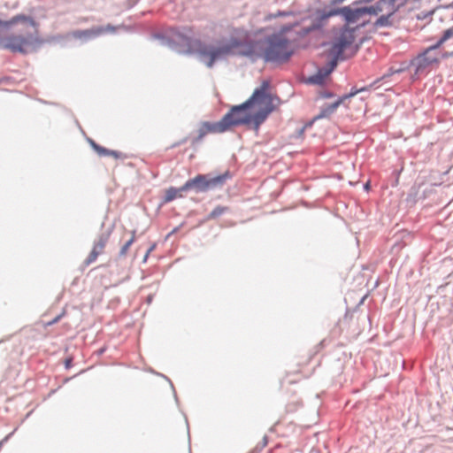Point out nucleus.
Listing matches in <instances>:
<instances>
[{
  "instance_id": "obj_1",
  "label": "nucleus",
  "mask_w": 453,
  "mask_h": 453,
  "mask_svg": "<svg viewBox=\"0 0 453 453\" xmlns=\"http://www.w3.org/2000/svg\"><path fill=\"white\" fill-rule=\"evenodd\" d=\"M270 82L264 81L245 103L233 106L223 116L228 130L236 126L252 125L257 131L273 110V96L269 93Z\"/></svg>"
},
{
  "instance_id": "obj_2",
  "label": "nucleus",
  "mask_w": 453,
  "mask_h": 453,
  "mask_svg": "<svg viewBox=\"0 0 453 453\" xmlns=\"http://www.w3.org/2000/svg\"><path fill=\"white\" fill-rule=\"evenodd\" d=\"M194 31L191 27H184L173 38L174 42L184 48L186 53H196L202 61L211 67L215 61L226 58L231 52V47L226 44L209 45L198 39L193 38Z\"/></svg>"
},
{
  "instance_id": "obj_3",
  "label": "nucleus",
  "mask_w": 453,
  "mask_h": 453,
  "mask_svg": "<svg viewBox=\"0 0 453 453\" xmlns=\"http://www.w3.org/2000/svg\"><path fill=\"white\" fill-rule=\"evenodd\" d=\"M21 23L24 27V33L12 35L4 38L2 46L13 52H25L26 48L37 41L38 24L30 16L16 15L7 21L8 26Z\"/></svg>"
},
{
  "instance_id": "obj_4",
  "label": "nucleus",
  "mask_w": 453,
  "mask_h": 453,
  "mask_svg": "<svg viewBox=\"0 0 453 453\" xmlns=\"http://www.w3.org/2000/svg\"><path fill=\"white\" fill-rule=\"evenodd\" d=\"M354 41L355 29H350L349 27L341 28L335 34L329 50V53L333 57V59L329 63V66L326 69H319L316 74L309 78V82L318 85L323 84L326 77L336 67L338 60L342 58L344 50L349 48Z\"/></svg>"
},
{
  "instance_id": "obj_5",
  "label": "nucleus",
  "mask_w": 453,
  "mask_h": 453,
  "mask_svg": "<svg viewBox=\"0 0 453 453\" xmlns=\"http://www.w3.org/2000/svg\"><path fill=\"white\" fill-rule=\"evenodd\" d=\"M450 39H453V26L446 28L435 44L428 47L413 60L416 73L424 71L433 65L438 64L440 58L453 56V42L449 44V50H446L444 46Z\"/></svg>"
},
{
  "instance_id": "obj_6",
  "label": "nucleus",
  "mask_w": 453,
  "mask_h": 453,
  "mask_svg": "<svg viewBox=\"0 0 453 453\" xmlns=\"http://www.w3.org/2000/svg\"><path fill=\"white\" fill-rule=\"evenodd\" d=\"M289 27H284L280 32L273 34L265 38L262 50L263 58L270 62H285L293 55V42L285 35Z\"/></svg>"
},
{
  "instance_id": "obj_7",
  "label": "nucleus",
  "mask_w": 453,
  "mask_h": 453,
  "mask_svg": "<svg viewBox=\"0 0 453 453\" xmlns=\"http://www.w3.org/2000/svg\"><path fill=\"white\" fill-rule=\"evenodd\" d=\"M234 177L233 172H223L215 176L211 174H197L188 179L185 183L189 191L196 194L206 193L211 190L221 188L227 180Z\"/></svg>"
},
{
  "instance_id": "obj_8",
  "label": "nucleus",
  "mask_w": 453,
  "mask_h": 453,
  "mask_svg": "<svg viewBox=\"0 0 453 453\" xmlns=\"http://www.w3.org/2000/svg\"><path fill=\"white\" fill-rule=\"evenodd\" d=\"M226 131H228V127L226 124V119L222 118L219 121L216 122L203 121L200 123L191 142L195 145L200 142L208 134H222Z\"/></svg>"
},
{
  "instance_id": "obj_9",
  "label": "nucleus",
  "mask_w": 453,
  "mask_h": 453,
  "mask_svg": "<svg viewBox=\"0 0 453 453\" xmlns=\"http://www.w3.org/2000/svg\"><path fill=\"white\" fill-rule=\"evenodd\" d=\"M338 14L342 15L347 23L350 24L359 22L364 16L369 13L367 7L352 9L349 6H346L340 9L330 11L328 12H325L321 15V19H328L329 17Z\"/></svg>"
},
{
  "instance_id": "obj_10",
  "label": "nucleus",
  "mask_w": 453,
  "mask_h": 453,
  "mask_svg": "<svg viewBox=\"0 0 453 453\" xmlns=\"http://www.w3.org/2000/svg\"><path fill=\"white\" fill-rule=\"evenodd\" d=\"M89 144L92 147V149L97 153L100 157H111L116 161H121L125 165L131 166V167H136L137 165L134 162H131L129 157L118 151V150H111L105 149L100 145H98L95 141L89 140Z\"/></svg>"
},
{
  "instance_id": "obj_11",
  "label": "nucleus",
  "mask_w": 453,
  "mask_h": 453,
  "mask_svg": "<svg viewBox=\"0 0 453 453\" xmlns=\"http://www.w3.org/2000/svg\"><path fill=\"white\" fill-rule=\"evenodd\" d=\"M398 0H379L374 5L367 7L369 15L395 14L398 10Z\"/></svg>"
},
{
  "instance_id": "obj_12",
  "label": "nucleus",
  "mask_w": 453,
  "mask_h": 453,
  "mask_svg": "<svg viewBox=\"0 0 453 453\" xmlns=\"http://www.w3.org/2000/svg\"><path fill=\"white\" fill-rule=\"evenodd\" d=\"M367 90L366 88H361L359 89H356V88H352L351 91L348 94V95H345L344 96H342V98H340L338 101H336L335 103L334 104H331L330 105L326 106V108H324L320 114L318 116V118H323V117H328L329 115H331L335 110L336 108L342 104L343 103V101L347 98H350L354 96H356L357 94L360 93V92H363V91H365Z\"/></svg>"
},
{
  "instance_id": "obj_13",
  "label": "nucleus",
  "mask_w": 453,
  "mask_h": 453,
  "mask_svg": "<svg viewBox=\"0 0 453 453\" xmlns=\"http://www.w3.org/2000/svg\"><path fill=\"white\" fill-rule=\"evenodd\" d=\"M424 186H425V183L423 181H421V182H418L417 180L415 181L414 185L411 188V189L407 195V197H406V201L408 203L414 204L417 203L418 200L425 199L426 197V193H427L426 188H424L422 190V193L420 194V189Z\"/></svg>"
},
{
  "instance_id": "obj_14",
  "label": "nucleus",
  "mask_w": 453,
  "mask_h": 453,
  "mask_svg": "<svg viewBox=\"0 0 453 453\" xmlns=\"http://www.w3.org/2000/svg\"><path fill=\"white\" fill-rule=\"evenodd\" d=\"M184 196L179 193L176 187L171 186L165 189V195L161 198L160 206L169 203L177 198H183Z\"/></svg>"
},
{
  "instance_id": "obj_15",
  "label": "nucleus",
  "mask_w": 453,
  "mask_h": 453,
  "mask_svg": "<svg viewBox=\"0 0 453 453\" xmlns=\"http://www.w3.org/2000/svg\"><path fill=\"white\" fill-rule=\"evenodd\" d=\"M230 211L228 206L217 205L206 217L205 220H213Z\"/></svg>"
},
{
  "instance_id": "obj_16",
  "label": "nucleus",
  "mask_w": 453,
  "mask_h": 453,
  "mask_svg": "<svg viewBox=\"0 0 453 453\" xmlns=\"http://www.w3.org/2000/svg\"><path fill=\"white\" fill-rule=\"evenodd\" d=\"M111 233V230L102 233L99 235L98 241L96 242H95L94 246L102 251V250L105 247V245L109 240Z\"/></svg>"
},
{
  "instance_id": "obj_17",
  "label": "nucleus",
  "mask_w": 453,
  "mask_h": 453,
  "mask_svg": "<svg viewBox=\"0 0 453 453\" xmlns=\"http://www.w3.org/2000/svg\"><path fill=\"white\" fill-rule=\"evenodd\" d=\"M101 252L100 250L94 246L88 257L84 260V265L87 266L95 262Z\"/></svg>"
},
{
  "instance_id": "obj_18",
  "label": "nucleus",
  "mask_w": 453,
  "mask_h": 453,
  "mask_svg": "<svg viewBox=\"0 0 453 453\" xmlns=\"http://www.w3.org/2000/svg\"><path fill=\"white\" fill-rule=\"evenodd\" d=\"M380 18L375 21L376 27H388L391 25V21L389 20L390 17H392L394 14H380Z\"/></svg>"
},
{
  "instance_id": "obj_19",
  "label": "nucleus",
  "mask_w": 453,
  "mask_h": 453,
  "mask_svg": "<svg viewBox=\"0 0 453 453\" xmlns=\"http://www.w3.org/2000/svg\"><path fill=\"white\" fill-rule=\"evenodd\" d=\"M134 242V237L131 236L129 240H127L125 244L120 248L119 252V257H123L127 254V250L131 247V245Z\"/></svg>"
},
{
  "instance_id": "obj_20",
  "label": "nucleus",
  "mask_w": 453,
  "mask_h": 453,
  "mask_svg": "<svg viewBox=\"0 0 453 453\" xmlns=\"http://www.w3.org/2000/svg\"><path fill=\"white\" fill-rule=\"evenodd\" d=\"M393 173L395 174H393V176L391 178V186L396 187L399 183V178H400L402 172H393Z\"/></svg>"
},
{
  "instance_id": "obj_21",
  "label": "nucleus",
  "mask_w": 453,
  "mask_h": 453,
  "mask_svg": "<svg viewBox=\"0 0 453 453\" xmlns=\"http://www.w3.org/2000/svg\"><path fill=\"white\" fill-rule=\"evenodd\" d=\"M64 365H65V368L66 370H69L70 368L73 367V357L72 356H68L65 360H64Z\"/></svg>"
},
{
  "instance_id": "obj_22",
  "label": "nucleus",
  "mask_w": 453,
  "mask_h": 453,
  "mask_svg": "<svg viewBox=\"0 0 453 453\" xmlns=\"http://www.w3.org/2000/svg\"><path fill=\"white\" fill-rule=\"evenodd\" d=\"M185 225V222L180 223L179 226H175L168 234L167 237H169L172 234H174L180 231V229Z\"/></svg>"
},
{
  "instance_id": "obj_23",
  "label": "nucleus",
  "mask_w": 453,
  "mask_h": 453,
  "mask_svg": "<svg viewBox=\"0 0 453 453\" xmlns=\"http://www.w3.org/2000/svg\"><path fill=\"white\" fill-rule=\"evenodd\" d=\"M363 188L365 191L366 192H369L371 189H372V183H371V180H366L364 185H363Z\"/></svg>"
},
{
  "instance_id": "obj_24",
  "label": "nucleus",
  "mask_w": 453,
  "mask_h": 453,
  "mask_svg": "<svg viewBox=\"0 0 453 453\" xmlns=\"http://www.w3.org/2000/svg\"><path fill=\"white\" fill-rule=\"evenodd\" d=\"M263 449L264 447H261V444L258 442L256 447L251 449L250 453H260Z\"/></svg>"
},
{
  "instance_id": "obj_25",
  "label": "nucleus",
  "mask_w": 453,
  "mask_h": 453,
  "mask_svg": "<svg viewBox=\"0 0 453 453\" xmlns=\"http://www.w3.org/2000/svg\"><path fill=\"white\" fill-rule=\"evenodd\" d=\"M177 188L179 190V193H180V195H183V193H185V192H189L188 188H187L186 183H184L182 186H180Z\"/></svg>"
},
{
  "instance_id": "obj_26",
  "label": "nucleus",
  "mask_w": 453,
  "mask_h": 453,
  "mask_svg": "<svg viewBox=\"0 0 453 453\" xmlns=\"http://www.w3.org/2000/svg\"><path fill=\"white\" fill-rule=\"evenodd\" d=\"M269 442V437L265 434L262 438V441L259 442L261 444V447L265 448Z\"/></svg>"
},
{
  "instance_id": "obj_27",
  "label": "nucleus",
  "mask_w": 453,
  "mask_h": 453,
  "mask_svg": "<svg viewBox=\"0 0 453 453\" xmlns=\"http://www.w3.org/2000/svg\"><path fill=\"white\" fill-rule=\"evenodd\" d=\"M62 316H63V313L56 316L50 322L48 323V325L51 326V325L58 323L59 321V319L62 318Z\"/></svg>"
},
{
  "instance_id": "obj_28",
  "label": "nucleus",
  "mask_w": 453,
  "mask_h": 453,
  "mask_svg": "<svg viewBox=\"0 0 453 453\" xmlns=\"http://www.w3.org/2000/svg\"><path fill=\"white\" fill-rule=\"evenodd\" d=\"M156 247H157V243H156V242L152 243V244L149 247V249L147 250V251H146V252H147V256H150V253H151V252L156 249Z\"/></svg>"
},
{
  "instance_id": "obj_29",
  "label": "nucleus",
  "mask_w": 453,
  "mask_h": 453,
  "mask_svg": "<svg viewBox=\"0 0 453 453\" xmlns=\"http://www.w3.org/2000/svg\"><path fill=\"white\" fill-rule=\"evenodd\" d=\"M430 15H431L430 12L426 13V14H418L417 18H418V19H425L428 18Z\"/></svg>"
},
{
  "instance_id": "obj_30",
  "label": "nucleus",
  "mask_w": 453,
  "mask_h": 453,
  "mask_svg": "<svg viewBox=\"0 0 453 453\" xmlns=\"http://www.w3.org/2000/svg\"><path fill=\"white\" fill-rule=\"evenodd\" d=\"M106 349H107V348H106L105 346H104V347L100 348V349L96 351V354H97L98 356H102V355L106 351Z\"/></svg>"
},
{
  "instance_id": "obj_31",
  "label": "nucleus",
  "mask_w": 453,
  "mask_h": 453,
  "mask_svg": "<svg viewBox=\"0 0 453 453\" xmlns=\"http://www.w3.org/2000/svg\"><path fill=\"white\" fill-rule=\"evenodd\" d=\"M163 376H164V378H165L167 380H169V382H170V384H171V387H172V388H173V394H174L175 399H177L176 391H175V389H174L173 384L172 383V381H171V380H170L166 376H165V375H163Z\"/></svg>"
},
{
  "instance_id": "obj_32",
  "label": "nucleus",
  "mask_w": 453,
  "mask_h": 453,
  "mask_svg": "<svg viewBox=\"0 0 453 453\" xmlns=\"http://www.w3.org/2000/svg\"><path fill=\"white\" fill-rule=\"evenodd\" d=\"M10 435H11V434H9V435L5 436L2 441H0V447H2V446H3V444H4V443L8 440V438H9V436H10Z\"/></svg>"
},
{
  "instance_id": "obj_33",
  "label": "nucleus",
  "mask_w": 453,
  "mask_h": 453,
  "mask_svg": "<svg viewBox=\"0 0 453 453\" xmlns=\"http://www.w3.org/2000/svg\"><path fill=\"white\" fill-rule=\"evenodd\" d=\"M109 29H110V27H108L106 29H104V28H103V27H101V28H99V29L96 31V34L103 33V32H104V31H106V30H109Z\"/></svg>"
},
{
  "instance_id": "obj_34",
  "label": "nucleus",
  "mask_w": 453,
  "mask_h": 453,
  "mask_svg": "<svg viewBox=\"0 0 453 453\" xmlns=\"http://www.w3.org/2000/svg\"><path fill=\"white\" fill-rule=\"evenodd\" d=\"M442 182H443V180H441V182H432V181H430V186H440Z\"/></svg>"
},
{
  "instance_id": "obj_35",
  "label": "nucleus",
  "mask_w": 453,
  "mask_h": 453,
  "mask_svg": "<svg viewBox=\"0 0 453 453\" xmlns=\"http://www.w3.org/2000/svg\"><path fill=\"white\" fill-rule=\"evenodd\" d=\"M149 256H147V252H145L144 256H143V258H142V263H146L147 262V259H148Z\"/></svg>"
},
{
  "instance_id": "obj_36",
  "label": "nucleus",
  "mask_w": 453,
  "mask_h": 453,
  "mask_svg": "<svg viewBox=\"0 0 453 453\" xmlns=\"http://www.w3.org/2000/svg\"><path fill=\"white\" fill-rule=\"evenodd\" d=\"M403 69H396V70H393L392 68L390 69V73L391 74L392 73H400Z\"/></svg>"
},
{
  "instance_id": "obj_37",
  "label": "nucleus",
  "mask_w": 453,
  "mask_h": 453,
  "mask_svg": "<svg viewBox=\"0 0 453 453\" xmlns=\"http://www.w3.org/2000/svg\"><path fill=\"white\" fill-rule=\"evenodd\" d=\"M207 221H208V220H205V218H204L203 219H201V220L199 221L198 226H202V225H203V224H204L205 222H207Z\"/></svg>"
},
{
  "instance_id": "obj_38",
  "label": "nucleus",
  "mask_w": 453,
  "mask_h": 453,
  "mask_svg": "<svg viewBox=\"0 0 453 453\" xmlns=\"http://www.w3.org/2000/svg\"><path fill=\"white\" fill-rule=\"evenodd\" d=\"M449 173V172H448V171L442 172L441 178L446 176Z\"/></svg>"
},
{
  "instance_id": "obj_39",
  "label": "nucleus",
  "mask_w": 453,
  "mask_h": 453,
  "mask_svg": "<svg viewBox=\"0 0 453 453\" xmlns=\"http://www.w3.org/2000/svg\"><path fill=\"white\" fill-rule=\"evenodd\" d=\"M135 233H136V231H135V230H133V231L131 232V234H132L131 236H134V237L135 238Z\"/></svg>"
},
{
  "instance_id": "obj_40",
  "label": "nucleus",
  "mask_w": 453,
  "mask_h": 453,
  "mask_svg": "<svg viewBox=\"0 0 453 453\" xmlns=\"http://www.w3.org/2000/svg\"><path fill=\"white\" fill-rule=\"evenodd\" d=\"M151 301H152V296H150L148 297V302L150 303V302H151Z\"/></svg>"
}]
</instances>
